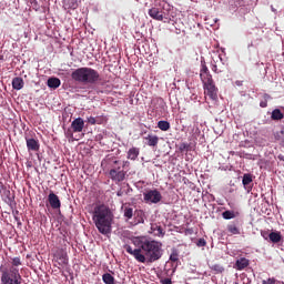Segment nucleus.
I'll return each mask as SVG.
<instances>
[{
    "label": "nucleus",
    "mask_w": 284,
    "mask_h": 284,
    "mask_svg": "<svg viewBox=\"0 0 284 284\" xmlns=\"http://www.w3.org/2000/svg\"><path fill=\"white\" fill-rule=\"evenodd\" d=\"M140 247L132 250V246L125 244L123 247L128 254L134 256L138 263H154L163 256L162 244L156 241L141 240Z\"/></svg>",
    "instance_id": "1"
},
{
    "label": "nucleus",
    "mask_w": 284,
    "mask_h": 284,
    "mask_svg": "<svg viewBox=\"0 0 284 284\" xmlns=\"http://www.w3.org/2000/svg\"><path fill=\"white\" fill-rule=\"evenodd\" d=\"M112 211L105 204H100L94 207L93 211V223L100 232V234H111L112 233Z\"/></svg>",
    "instance_id": "2"
},
{
    "label": "nucleus",
    "mask_w": 284,
    "mask_h": 284,
    "mask_svg": "<svg viewBox=\"0 0 284 284\" xmlns=\"http://www.w3.org/2000/svg\"><path fill=\"white\" fill-rule=\"evenodd\" d=\"M23 265V262L21 261V257H12L11 258V265H1L0 266V281L1 284H21V281L23 280L21 277V273L19 272V267Z\"/></svg>",
    "instance_id": "3"
},
{
    "label": "nucleus",
    "mask_w": 284,
    "mask_h": 284,
    "mask_svg": "<svg viewBox=\"0 0 284 284\" xmlns=\"http://www.w3.org/2000/svg\"><path fill=\"white\" fill-rule=\"evenodd\" d=\"M71 79L82 85H94L101 81V74L90 67H81L72 71Z\"/></svg>",
    "instance_id": "4"
},
{
    "label": "nucleus",
    "mask_w": 284,
    "mask_h": 284,
    "mask_svg": "<svg viewBox=\"0 0 284 284\" xmlns=\"http://www.w3.org/2000/svg\"><path fill=\"white\" fill-rule=\"evenodd\" d=\"M125 174L126 172L121 170V162H119V160H115L113 162L112 169L109 172L110 179L115 181L116 183H122V181H125Z\"/></svg>",
    "instance_id": "5"
},
{
    "label": "nucleus",
    "mask_w": 284,
    "mask_h": 284,
    "mask_svg": "<svg viewBox=\"0 0 284 284\" xmlns=\"http://www.w3.org/2000/svg\"><path fill=\"white\" fill-rule=\"evenodd\" d=\"M53 258L55 263H58L59 268L65 267L68 265L70 258L68 257V251L65 248H58L53 254Z\"/></svg>",
    "instance_id": "6"
},
{
    "label": "nucleus",
    "mask_w": 284,
    "mask_h": 284,
    "mask_svg": "<svg viewBox=\"0 0 284 284\" xmlns=\"http://www.w3.org/2000/svg\"><path fill=\"white\" fill-rule=\"evenodd\" d=\"M163 195H161V192H159V190H150L144 193V201H146V203H161Z\"/></svg>",
    "instance_id": "7"
},
{
    "label": "nucleus",
    "mask_w": 284,
    "mask_h": 284,
    "mask_svg": "<svg viewBox=\"0 0 284 284\" xmlns=\"http://www.w3.org/2000/svg\"><path fill=\"white\" fill-rule=\"evenodd\" d=\"M203 85L207 97H210V99L213 101H216V99H219V88H216V84H214V80H211V82H206Z\"/></svg>",
    "instance_id": "8"
},
{
    "label": "nucleus",
    "mask_w": 284,
    "mask_h": 284,
    "mask_svg": "<svg viewBox=\"0 0 284 284\" xmlns=\"http://www.w3.org/2000/svg\"><path fill=\"white\" fill-rule=\"evenodd\" d=\"M200 79L203 84L214 81L212 79V73H210V69L207 68L205 62H202L201 70H200Z\"/></svg>",
    "instance_id": "9"
},
{
    "label": "nucleus",
    "mask_w": 284,
    "mask_h": 284,
    "mask_svg": "<svg viewBox=\"0 0 284 284\" xmlns=\"http://www.w3.org/2000/svg\"><path fill=\"white\" fill-rule=\"evenodd\" d=\"M48 202L52 210H61V200L59 199V195L54 194V192H51L48 195Z\"/></svg>",
    "instance_id": "10"
},
{
    "label": "nucleus",
    "mask_w": 284,
    "mask_h": 284,
    "mask_svg": "<svg viewBox=\"0 0 284 284\" xmlns=\"http://www.w3.org/2000/svg\"><path fill=\"white\" fill-rule=\"evenodd\" d=\"M28 152H39L41 144L34 138H26Z\"/></svg>",
    "instance_id": "11"
},
{
    "label": "nucleus",
    "mask_w": 284,
    "mask_h": 284,
    "mask_svg": "<svg viewBox=\"0 0 284 284\" xmlns=\"http://www.w3.org/2000/svg\"><path fill=\"white\" fill-rule=\"evenodd\" d=\"M83 128H85L83 118H77L71 122V130L75 133L83 132Z\"/></svg>",
    "instance_id": "12"
},
{
    "label": "nucleus",
    "mask_w": 284,
    "mask_h": 284,
    "mask_svg": "<svg viewBox=\"0 0 284 284\" xmlns=\"http://www.w3.org/2000/svg\"><path fill=\"white\" fill-rule=\"evenodd\" d=\"M149 17L155 21H163L165 17L163 16V10H160L156 7H153L149 10Z\"/></svg>",
    "instance_id": "13"
},
{
    "label": "nucleus",
    "mask_w": 284,
    "mask_h": 284,
    "mask_svg": "<svg viewBox=\"0 0 284 284\" xmlns=\"http://www.w3.org/2000/svg\"><path fill=\"white\" fill-rule=\"evenodd\" d=\"M212 70L215 74H221V72H225V63H223V59L219 57V60H214L212 64Z\"/></svg>",
    "instance_id": "14"
},
{
    "label": "nucleus",
    "mask_w": 284,
    "mask_h": 284,
    "mask_svg": "<svg viewBox=\"0 0 284 284\" xmlns=\"http://www.w3.org/2000/svg\"><path fill=\"white\" fill-rule=\"evenodd\" d=\"M139 154H141V150L136 146H132L126 153V159H129V161H136Z\"/></svg>",
    "instance_id": "15"
},
{
    "label": "nucleus",
    "mask_w": 284,
    "mask_h": 284,
    "mask_svg": "<svg viewBox=\"0 0 284 284\" xmlns=\"http://www.w3.org/2000/svg\"><path fill=\"white\" fill-rule=\"evenodd\" d=\"M63 8L68 12H70V10H77V8H79V0H64Z\"/></svg>",
    "instance_id": "16"
},
{
    "label": "nucleus",
    "mask_w": 284,
    "mask_h": 284,
    "mask_svg": "<svg viewBox=\"0 0 284 284\" xmlns=\"http://www.w3.org/2000/svg\"><path fill=\"white\" fill-rule=\"evenodd\" d=\"M245 267H250V260L245 257H241L236 260L235 262V268L239 270L240 272L245 270Z\"/></svg>",
    "instance_id": "17"
},
{
    "label": "nucleus",
    "mask_w": 284,
    "mask_h": 284,
    "mask_svg": "<svg viewBox=\"0 0 284 284\" xmlns=\"http://www.w3.org/2000/svg\"><path fill=\"white\" fill-rule=\"evenodd\" d=\"M47 85L52 90H57V88L61 87V80L59 78H49L47 81Z\"/></svg>",
    "instance_id": "18"
},
{
    "label": "nucleus",
    "mask_w": 284,
    "mask_h": 284,
    "mask_svg": "<svg viewBox=\"0 0 284 284\" xmlns=\"http://www.w3.org/2000/svg\"><path fill=\"white\" fill-rule=\"evenodd\" d=\"M144 139L149 148H156L159 145V138L156 135L149 134Z\"/></svg>",
    "instance_id": "19"
},
{
    "label": "nucleus",
    "mask_w": 284,
    "mask_h": 284,
    "mask_svg": "<svg viewBox=\"0 0 284 284\" xmlns=\"http://www.w3.org/2000/svg\"><path fill=\"white\" fill-rule=\"evenodd\" d=\"M23 85H26V82H23V78H13L12 80V88L13 90H23Z\"/></svg>",
    "instance_id": "20"
},
{
    "label": "nucleus",
    "mask_w": 284,
    "mask_h": 284,
    "mask_svg": "<svg viewBox=\"0 0 284 284\" xmlns=\"http://www.w3.org/2000/svg\"><path fill=\"white\" fill-rule=\"evenodd\" d=\"M271 119L272 121H283L284 114L283 112H281V109L273 110L271 114Z\"/></svg>",
    "instance_id": "21"
},
{
    "label": "nucleus",
    "mask_w": 284,
    "mask_h": 284,
    "mask_svg": "<svg viewBox=\"0 0 284 284\" xmlns=\"http://www.w3.org/2000/svg\"><path fill=\"white\" fill-rule=\"evenodd\" d=\"M151 231L155 236H165V232H163V227L159 224H151Z\"/></svg>",
    "instance_id": "22"
},
{
    "label": "nucleus",
    "mask_w": 284,
    "mask_h": 284,
    "mask_svg": "<svg viewBox=\"0 0 284 284\" xmlns=\"http://www.w3.org/2000/svg\"><path fill=\"white\" fill-rule=\"evenodd\" d=\"M268 239L272 243H281L283 236L278 232H271Z\"/></svg>",
    "instance_id": "23"
},
{
    "label": "nucleus",
    "mask_w": 284,
    "mask_h": 284,
    "mask_svg": "<svg viewBox=\"0 0 284 284\" xmlns=\"http://www.w3.org/2000/svg\"><path fill=\"white\" fill-rule=\"evenodd\" d=\"M226 230L229 233H231L232 235H236V234H241V229H239V226H236V224L232 223L229 224L226 226Z\"/></svg>",
    "instance_id": "24"
},
{
    "label": "nucleus",
    "mask_w": 284,
    "mask_h": 284,
    "mask_svg": "<svg viewBox=\"0 0 284 284\" xmlns=\"http://www.w3.org/2000/svg\"><path fill=\"white\" fill-rule=\"evenodd\" d=\"M132 216H134V209H132L131 206H124V219L130 221Z\"/></svg>",
    "instance_id": "25"
},
{
    "label": "nucleus",
    "mask_w": 284,
    "mask_h": 284,
    "mask_svg": "<svg viewBox=\"0 0 284 284\" xmlns=\"http://www.w3.org/2000/svg\"><path fill=\"white\" fill-rule=\"evenodd\" d=\"M158 128L162 130V132H168V130H170V122L161 120L158 122Z\"/></svg>",
    "instance_id": "26"
},
{
    "label": "nucleus",
    "mask_w": 284,
    "mask_h": 284,
    "mask_svg": "<svg viewBox=\"0 0 284 284\" xmlns=\"http://www.w3.org/2000/svg\"><path fill=\"white\" fill-rule=\"evenodd\" d=\"M102 281L105 284H114V276H112L110 273H105L102 275Z\"/></svg>",
    "instance_id": "27"
},
{
    "label": "nucleus",
    "mask_w": 284,
    "mask_h": 284,
    "mask_svg": "<svg viewBox=\"0 0 284 284\" xmlns=\"http://www.w3.org/2000/svg\"><path fill=\"white\" fill-rule=\"evenodd\" d=\"M252 181H253L252 174L245 173L243 175L242 183H243L244 187H247V185H250V183H252Z\"/></svg>",
    "instance_id": "28"
},
{
    "label": "nucleus",
    "mask_w": 284,
    "mask_h": 284,
    "mask_svg": "<svg viewBox=\"0 0 284 284\" xmlns=\"http://www.w3.org/2000/svg\"><path fill=\"white\" fill-rule=\"evenodd\" d=\"M223 219H225V221H230L232 219H236V214H234V211H224L222 213Z\"/></svg>",
    "instance_id": "29"
},
{
    "label": "nucleus",
    "mask_w": 284,
    "mask_h": 284,
    "mask_svg": "<svg viewBox=\"0 0 284 284\" xmlns=\"http://www.w3.org/2000/svg\"><path fill=\"white\" fill-rule=\"evenodd\" d=\"M95 125H103L108 121V118L105 115H99L95 118Z\"/></svg>",
    "instance_id": "30"
},
{
    "label": "nucleus",
    "mask_w": 284,
    "mask_h": 284,
    "mask_svg": "<svg viewBox=\"0 0 284 284\" xmlns=\"http://www.w3.org/2000/svg\"><path fill=\"white\" fill-rule=\"evenodd\" d=\"M170 261L172 263H176V261H179V251L173 250L171 255H170Z\"/></svg>",
    "instance_id": "31"
},
{
    "label": "nucleus",
    "mask_w": 284,
    "mask_h": 284,
    "mask_svg": "<svg viewBox=\"0 0 284 284\" xmlns=\"http://www.w3.org/2000/svg\"><path fill=\"white\" fill-rule=\"evenodd\" d=\"M213 272H216V274H223L225 272V268L219 264H215L212 266Z\"/></svg>",
    "instance_id": "32"
},
{
    "label": "nucleus",
    "mask_w": 284,
    "mask_h": 284,
    "mask_svg": "<svg viewBox=\"0 0 284 284\" xmlns=\"http://www.w3.org/2000/svg\"><path fill=\"white\" fill-rule=\"evenodd\" d=\"M135 215L138 217L136 223H145V220L143 219L144 216L143 211H135Z\"/></svg>",
    "instance_id": "33"
},
{
    "label": "nucleus",
    "mask_w": 284,
    "mask_h": 284,
    "mask_svg": "<svg viewBox=\"0 0 284 284\" xmlns=\"http://www.w3.org/2000/svg\"><path fill=\"white\" fill-rule=\"evenodd\" d=\"M263 97H264V101L260 102V106L267 108V100L271 99V97L267 93H265Z\"/></svg>",
    "instance_id": "34"
},
{
    "label": "nucleus",
    "mask_w": 284,
    "mask_h": 284,
    "mask_svg": "<svg viewBox=\"0 0 284 284\" xmlns=\"http://www.w3.org/2000/svg\"><path fill=\"white\" fill-rule=\"evenodd\" d=\"M30 3L33 8V10H36V12H39L41 6H39V2L37 0H30Z\"/></svg>",
    "instance_id": "35"
},
{
    "label": "nucleus",
    "mask_w": 284,
    "mask_h": 284,
    "mask_svg": "<svg viewBox=\"0 0 284 284\" xmlns=\"http://www.w3.org/2000/svg\"><path fill=\"white\" fill-rule=\"evenodd\" d=\"M65 136H67V139H70L71 141H74V131L68 129V130L65 131Z\"/></svg>",
    "instance_id": "36"
},
{
    "label": "nucleus",
    "mask_w": 284,
    "mask_h": 284,
    "mask_svg": "<svg viewBox=\"0 0 284 284\" xmlns=\"http://www.w3.org/2000/svg\"><path fill=\"white\" fill-rule=\"evenodd\" d=\"M180 152H190V144L187 143L180 144Z\"/></svg>",
    "instance_id": "37"
},
{
    "label": "nucleus",
    "mask_w": 284,
    "mask_h": 284,
    "mask_svg": "<svg viewBox=\"0 0 284 284\" xmlns=\"http://www.w3.org/2000/svg\"><path fill=\"white\" fill-rule=\"evenodd\" d=\"M158 105H160V108H162V110L165 109V101L163 100V98H158L156 100Z\"/></svg>",
    "instance_id": "38"
},
{
    "label": "nucleus",
    "mask_w": 284,
    "mask_h": 284,
    "mask_svg": "<svg viewBox=\"0 0 284 284\" xmlns=\"http://www.w3.org/2000/svg\"><path fill=\"white\" fill-rule=\"evenodd\" d=\"M262 284H276V278L268 277L267 280H263Z\"/></svg>",
    "instance_id": "39"
},
{
    "label": "nucleus",
    "mask_w": 284,
    "mask_h": 284,
    "mask_svg": "<svg viewBox=\"0 0 284 284\" xmlns=\"http://www.w3.org/2000/svg\"><path fill=\"white\" fill-rule=\"evenodd\" d=\"M196 245L197 247H205V245H207V242L205 241V239H200L197 240Z\"/></svg>",
    "instance_id": "40"
},
{
    "label": "nucleus",
    "mask_w": 284,
    "mask_h": 284,
    "mask_svg": "<svg viewBox=\"0 0 284 284\" xmlns=\"http://www.w3.org/2000/svg\"><path fill=\"white\" fill-rule=\"evenodd\" d=\"M87 122H88L90 125H97V118H94V116H89V118H87Z\"/></svg>",
    "instance_id": "41"
},
{
    "label": "nucleus",
    "mask_w": 284,
    "mask_h": 284,
    "mask_svg": "<svg viewBox=\"0 0 284 284\" xmlns=\"http://www.w3.org/2000/svg\"><path fill=\"white\" fill-rule=\"evenodd\" d=\"M161 284H172V280L171 278L161 280Z\"/></svg>",
    "instance_id": "42"
},
{
    "label": "nucleus",
    "mask_w": 284,
    "mask_h": 284,
    "mask_svg": "<svg viewBox=\"0 0 284 284\" xmlns=\"http://www.w3.org/2000/svg\"><path fill=\"white\" fill-rule=\"evenodd\" d=\"M193 232H194V230H192V229H187V230H186V233H187V234H193Z\"/></svg>",
    "instance_id": "43"
},
{
    "label": "nucleus",
    "mask_w": 284,
    "mask_h": 284,
    "mask_svg": "<svg viewBox=\"0 0 284 284\" xmlns=\"http://www.w3.org/2000/svg\"><path fill=\"white\" fill-rule=\"evenodd\" d=\"M261 234H262L263 239H267V233L266 232H262Z\"/></svg>",
    "instance_id": "44"
},
{
    "label": "nucleus",
    "mask_w": 284,
    "mask_h": 284,
    "mask_svg": "<svg viewBox=\"0 0 284 284\" xmlns=\"http://www.w3.org/2000/svg\"><path fill=\"white\" fill-rule=\"evenodd\" d=\"M159 6H162V8L165 6V0H163L162 2H159Z\"/></svg>",
    "instance_id": "45"
},
{
    "label": "nucleus",
    "mask_w": 284,
    "mask_h": 284,
    "mask_svg": "<svg viewBox=\"0 0 284 284\" xmlns=\"http://www.w3.org/2000/svg\"><path fill=\"white\" fill-rule=\"evenodd\" d=\"M125 165H130V162L129 161H124L123 162V168H125Z\"/></svg>",
    "instance_id": "46"
},
{
    "label": "nucleus",
    "mask_w": 284,
    "mask_h": 284,
    "mask_svg": "<svg viewBox=\"0 0 284 284\" xmlns=\"http://www.w3.org/2000/svg\"><path fill=\"white\" fill-rule=\"evenodd\" d=\"M0 187H3V183H0Z\"/></svg>",
    "instance_id": "47"
},
{
    "label": "nucleus",
    "mask_w": 284,
    "mask_h": 284,
    "mask_svg": "<svg viewBox=\"0 0 284 284\" xmlns=\"http://www.w3.org/2000/svg\"><path fill=\"white\" fill-rule=\"evenodd\" d=\"M280 134H284V131H281Z\"/></svg>",
    "instance_id": "48"
}]
</instances>
